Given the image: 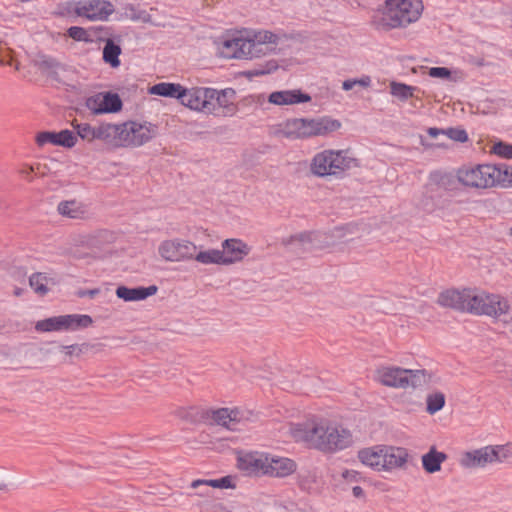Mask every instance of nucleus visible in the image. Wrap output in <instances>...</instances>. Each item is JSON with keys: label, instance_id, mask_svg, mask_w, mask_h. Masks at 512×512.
<instances>
[{"label": "nucleus", "instance_id": "obj_33", "mask_svg": "<svg viewBox=\"0 0 512 512\" xmlns=\"http://www.w3.org/2000/svg\"><path fill=\"white\" fill-rule=\"evenodd\" d=\"M67 331H76L88 328L93 324V318L87 314H66Z\"/></svg>", "mask_w": 512, "mask_h": 512}, {"label": "nucleus", "instance_id": "obj_21", "mask_svg": "<svg viewBox=\"0 0 512 512\" xmlns=\"http://www.w3.org/2000/svg\"><path fill=\"white\" fill-rule=\"evenodd\" d=\"M158 287L156 285L150 286H137L128 287L125 285H119L116 288V296L125 302H135L147 299L157 293Z\"/></svg>", "mask_w": 512, "mask_h": 512}, {"label": "nucleus", "instance_id": "obj_40", "mask_svg": "<svg viewBox=\"0 0 512 512\" xmlns=\"http://www.w3.org/2000/svg\"><path fill=\"white\" fill-rule=\"evenodd\" d=\"M46 280L47 277L43 273L36 272L29 277V284L37 294L43 296L48 292Z\"/></svg>", "mask_w": 512, "mask_h": 512}, {"label": "nucleus", "instance_id": "obj_1", "mask_svg": "<svg viewBox=\"0 0 512 512\" xmlns=\"http://www.w3.org/2000/svg\"><path fill=\"white\" fill-rule=\"evenodd\" d=\"M285 36L264 29L227 32L217 42L218 54L226 59L252 60L280 52Z\"/></svg>", "mask_w": 512, "mask_h": 512}, {"label": "nucleus", "instance_id": "obj_39", "mask_svg": "<svg viewBox=\"0 0 512 512\" xmlns=\"http://www.w3.org/2000/svg\"><path fill=\"white\" fill-rule=\"evenodd\" d=\"M35 64L41 71L49 75H56L60 68V64L55 59L44 55L39 56Z\"/></svg>", "mask_w": 512, "mask_h": 512}, {"label": "nucleus", "instance_id": "obj_30", "mask_svg": "<svg viewBox=\"0 0 512 512\" xmlns=\"http://www.w3.org/2000/svg\"><path fill=\"white\" fill-rule=\"evenodd\" d=\"M390 94L397 98L400 101H406L412 97H414L415 91H417V87L407 85L405 83L391 81L389 83Z\"/></svg>", "mask_w": 512, "mask_h": 512}, {"label": "nucleus", "instance_id": "obj_56", "mask_svg": "<svg viewBox=\"0 0 512 512\" xmlns=\"http://www.w3.org/2000/svg\"><path fill=\"white\" fill-rule=\"evenodd\" d=\"M35 168L31 165H24L20 170L19 173L24 176L27 180L32 181L33 178L31 174L34 172Z\"/></svg>", "mask_w": 512, "mask_h": 512}, {"label": "nucleus", "instance_id": "obj_64", "mask_svg": "<svg viewBox=\"0 0 512 512\" xmlns=\"http://www.w3.org/2000/svg\"><path fill=\"white\" fill-rule=\"evenodd\" d=\"M6 488V485L4 483H0V490H3Z\"/></svg>", "mask_w": 512, "mask_h": 512}, {"label": "nucleus", "instance_id": "obj_23", "mask_svg": "<svg viewBox=\"0 0 512 512\" xmlns=\"http://www.w3.org/2000/svg\"><path fill=\"white\" fill-rule=\"evenodd\" d=\"M384 447L385 445H375L363 448L358 451V459L362 464L371 467L373 470H384L382 468Z\"/></svg>", "mask_w": 512, "mask_h": 512}, {"label": "nucleus", "instance_id": "obj_54", "mask_svg": "<svg viewBox=\"0 0 512 512\" xmlns=\"http://www.w3.org/2000/svg\"><path fill=\"white\" fill-rule=\"evenodd\" d=\"M235 488V484L233 483V477L230 475L223 476L218 478V489H229Z\"/></svg>", "mask_w": 512, "mask_h": 512}, {"label": "nucleus", "instance_id": "obj_25", "mask_svg": "<svg viewBox=\"0 0 512 512\" xmlns=\"http://www.w3.org/2000/svg\"><path fill=\"white\" fill-rule=\"evenodd\" d=\"M448 458L445 452L438 451L435 446H431L427 453L421 457L422 467L428 474H433L441 470V465Z\"/></svg>", "mask_w": 512, "mask_h": 512}, {"label": "nucleus", "instance_id": "obj_28", "mask_svg": "<svg viewBox=\"0 0 512 512\" xmlns=\"http://www.w3.org/2000/svg\"><path fill=\"white\" fill-rule=\"evenodd\" d=\"M59 214L70 219H85L86 207L77 200L60 202L57 208Z\"/></svg>", "mask_w": 512, "mask_h": 512}, {"label": "nucleus", "instance_id": "obj_60", "mask_svg": "<svg viewBox=\"0 0 512 512\" xmlns=\"http://www.w3.org/2000/svg\"><path fill=\"white\" fill-rule=\"evenodd\" d=\"M0 63L2 65H11V61H5V53L4 51L0 50Z\"/></svg>", "mask_w": 512, "mask_h": 512}, {"label": "nucleus", "instance_id": "obj_63", "mask_svg": "<svg viewBox=\"0 0 512 512\" xmlns=\"http://www.w3.org/2000/svg\"><path fill=\"white\" fill-rule=\"evenodd\" d=\"M20 294H21V290H20L19 288H17V289L15 290V295L19 296Z\"/></svg>", "mask_w": 512, "mask_h": 512}, {"label": "nucleus", "instance_id": "obj_61", "mask_svg": "<svg viewBox=\"0 0 512 512\" xmlns=\"http://www.w3.org/2000/svg\"><path fill=\"white\" fill-rule=\"evenodd\" d=\"M198 495H200V496H205V495H207V494H206V492L204 491V489H201V491H200V492H198Z\"/></svg>", "mask_w": 512, "mask_h": 512}, {"label": "nucleus", "instance_id": "obj_37", "mask_svg": "<svg viewBox=\"0 0 512 512\" xmlns=\"http://www.w3.org/2000/svg\"><path fill=\"white\" fill-rule=\"evenodd\" d=\"M181 417L194 424L207 423L209 422V409L190 407Z\"/></svg>", "mask_w": 512, "mask_h": 512}, {"label": "nucleus", "instance_id": "obj_46", "mask_svg": "<svg viewBox=\"0 0 512 512\" xmlns=\"http://www.w3.org/2000/svg\"><path fill=\"white\" fill-rule=\"evenodd\" d=\"M445 136L449 139L457 142H466L468 140V135L465 130L459 128H448L445 129Z\"/></svg>", "mask_w": 512, "mask_h": 512}, {"label": "nucleus", "instance_id": "obj_55", "mask_svg": "<svg viewBox=\"0 0 512 512\" xmlns=\"http://www.w3.org/2000/svg\"><path fill=\"white\" fill-rule=\"evenodd\" d=\"M342 477L347 481L358 482L360 479V473L355 470L346 469L343 471Z\"/></svg>", "mask_w": 512, "mask_h": 512}, {"label": "nucleus", "instance_id": "obj_19", "mask_svg": "<svg viewBox=\"0 0 512 512\" xmlns=\"http://www.w3.org/2000/svg\"><path fill=\"white\" fill-rule=\"evenodd\" d=\"M36 143L39 146L53 144L65 148H72L77 142V136L70 130L60 132L43 131L36 135Z\"/></svg>", "mask_w": 512, "mask_h": 512}, {"label": "nucleus", "instance_id": "obj_27", "mask_svg": "<svg viewBox=\"0 0 512 512\" xmlns=\"http://www.w3.org/2000/svg\"><path fill=\"white\" fill-rule=\"evenodd\" d=\"M35 329L38 332L67 331L66 315L53 316L39 320L35 324Z\"/></svg>", "mask_w": 512, "mask_h": 512}, {"label": "nucleus", "instance_id": "obj_2", "mask_svg": "<svg viewBox=\"0 0 512 512\" xmlns=\"http://www.w3.org/2000/svg\"><path fill=\"white\" fill-rule=\"evenodd\" d=\"M437 303L457 312L499 318L510 310L508 300L499 294L477 292L475 289H446L439 293Z\"/></svg>", "mask_w": 512, "mask_h": 512}, {"label": "nucleus", "instance_id": "obj_52", "mask_svg": "<svg viewBox=\"0 0 512 512\" xmlns=\"http://www.w3.org/2000/svg\"><path fill=\"white\" fill-rule=\"evenodd\" d=\"M100 293H101V289H100V288H93V289H78V290L75 292V295H76L78 298H85V297H88V298H90V299H93V298H95L96 296H98Z\"/></svg>", "mask_w": 512, "mask_h": 512}, {"label": "nucleus", "instance_id": "obj_12", "mask_svg": "<svg viewBox=\"0 0 512 512\" xmlns=\"http://www.w3.org/2000/svg\"><path fill=\"white\" fill-rule=\"evenodd\" d=\"M196 245L186 240H166L159 246V254L167 261H180L194 258Z\"/></svg>", "mask_w": 512, "mask_h": 512}, {"label": "nucleus", "instance_id": "obj_48", "mask_svg": "<svg viewBox=\"0 0 512 512\" xmlns=\"http://www.w3.org/2000/svg\"><path fill=\"white\" fill-rule=\"evenodd\" d=\"M68 35L74 40L77 41H88V33L87 31L78 26H73L68 29Z\"/></svg>", "mask_w": 512, "mask_h": 512}, {"label": "nucleus", "instance_id": "obj_4", "mask_svg": "<svg viewBox=\"0 0 512 512\" xmlns=\"http://www.w3.org/2000/svg\"><path fill=\"white\" fill-rule=\"evenodd\" d=\"M423 9L422 0H386L384 11L374 20V25L382 31L406 28L420 19Z\"/></svg>", "mask_w": 512, "mask_h": 512}, {"label": "nucleus", "instance_id": "obj_7", "mask_svg": "<svg viewBox=\"0 0 512 512\" xmlns=\"http://www.w3.org/2000/svg\"><path fill=\"white\" fill-rule=\"evenodd\" d=\"M111 148L140 147L157 135V126L150 122L127 121L111 123Z\"/></svg>", "mask_w": 512, "mask_h": 512}, {"label": "nucleus", "instance_id": "obj_36", "mask_svg": "<svg viewBox=\"0 0 512 512\" xmlns=\"http://www.w3.org/2000/svg\"><path fill=\"white\" fill-rule=\"evenodd\" d=\"M446 398L444 393L435 392L427 395L426 411L430 415L439 412L445 406Z\"/></svg>", "mask_w": 512, "mask_h": 512}, {"label": "nucleus", "instance_id": "obj_49", "mask_svg": "<svg viewBox=\"0 0 512 512\" xmlns=\"http://www.w3.org/2000/svg\"><path fill=\"white\" fill-rule=\"evenodd\" d=\"M62 350L65 351V353L69 356L76 355L79 356L84 351H86L89 348V344L83 343V344H72L68 346H62Z\"/></svg>", "mask_w": 512, "mask_h": 512}, {"label": "nucleus", "instance_id": "obj_50", "mask_svg": "<svg viewBox=\"0 0 512 512\" xmlns=\"http://www.w3.org/2000/svg\"><path fill=\"white\" fill-rule=\"evenodd\" d=\"M231 93H233V92L230 90H222V91L216 90L217 97L214 98V103L216 104V109L228 107V103L225 98L228 94H231Z\"/></svg>", "mask_w": 512, "mask_h": 512}, {"label": "nucleus", "instance_id": "obj_41", "mask_svg": "<svg viewBox=\"0 0 512 512\" xmlns=\"http://www.w3.org/2000/svg\"><path fill=\"white\" fill-rule=\"evenodd\" d=\"M279 65L276 60H269L264 64L259 65L248 71V75L250 76H263L267 74H271L278 69Z\"/></svg>", "mask_w": 512, "mask_h": 512}, {"label": "nucleus", "instance_id": "obj_26", "mask_svg": "<svg viewBox=\"0 0 512 512\" xmlns=\"http://www.w3.org/2000/svg\"><path fill=\"white\" fill-rule=\"evenodd\" d=\"M184 86L178 83L161 82L149 88L151 95L174 98L182 101Z\"/></svg>", "mask_w": 512, "mask_h": 512}, {"label": "nucleus", "instance_id": "obj_13", "mask_svg": "<svg viewBox=\"0 0 512 512\" xmlns=\"http://www.w3.org/2000/svg\"><path fill=\"white\" fill-rule=\"evenodd\" d=\"M86 107L93 114L118 112L122 108V101L117 94L98 93L86 100Z\"/></svg>", "mask_w": 512, "mask_h": 512}, {"label": "nucleus", "instance_id": "obj_9", "mask_svg": "<svg viewBox=\"0 0 512 512\" xmlns=\"http://www.w3.org/2000/svg\"><path fill=\"white\" fill-rule=\"evenodd\" d=\"M216 89L208 87H191L184 88L183 98L181 104L187 108L209 114L216 113Z\"/></svg>", "mask_w": 512, "mask_h": 512}, {"label": "nucleus", "instance_id": "obj_35", "mask_svg": "<svg viewBox=\"0 0 512 512\" xmlns=\"http://www.w3.org/2000/svg\"><path fill=\"white\" fill-rule=\"evenodd\" d=\"M231 414L229 413V408H219L216 410L209 409V422L215 423L217 425H221L227 429L235 430L230 425L229 418Z\"/></svg>", "mask_w": 512, "mask_h": 512}, {"label": "nucleus", "instance_id": "obj_32", "mask_svg": "<svg viewBox=\"0 0 512 512\" xmlns=\"http://www.w3.org/2000/svg\"><path fill=\"white\" fill-rule=\"evenodd\" d=\"M194 259L202 264L225 265L224 255L221 250L218 249L200 251L194 256Z\"/></svg>", "mask_w": 512, "mask_h": 512}, {"label": "nucleus", "instance_id": "obj_17", "mask_svg": "<svg viewBox=\"0 0 512 512\" xmlns=\"http://www.w3.org/2000/svg\"><path fill=\"white\" fill-rule=\"evenodd\" d=\"M310 101L311 96L301 89L274 91L268 96V102L276 106L297 105Z\"/></svg>", "mask_w": 512, "mask_h": 512}, {"label": "nucleus", "instance_id": "obj_14", "mask_svg": "<svg viewBox=\"0 0 512 512\" xmlns=\"http://www.w3.org/2000/svg\"><path fill=\"white\" fill-rule=\"evenodd\" d=\"M268 453L249 452L238 456L237 466L240 470L249 475H268L267 470Z\"/></svg>", "mask_w": 512, "mask_h": 512}, {"label": "nucleus", "instance_id": "obj_43", "mask_svg": "<svg viewBox=\"0 0 512 512\" xmlns=\"http://www.w3.org/2000/svg\"><path fill=\"white\" fill-rule=\"evenodd\" d=\"M488 447H490V449H492L494 452L493 462H502L512 455V445L511 444L496 445V446L489 445Z\"/></svg>", "mask_w": 512, "mask_h": 512}, {"label": "nucleus", "instance_id": "obj_3", "mask_svg": "<svg viewBox=\"0 0 512 512\" xmlns=\"http://www.w3.org/2000/svg\"><path fill=\"white\" fill-rule=\"evenodd\" d=\"M297 441L323 452H335L348 448L353 440L351 432L343 427L332 426L324 421L298 423L292 430Z\"/></svg>", "mask_w": 512, "mask_h": 512}, {"label": "nucleus", "instance_id": "obj_47", "mask_svg": "<svg viewBox=\"0 0 512 512\" xmlns=\"http://www.w3.org/2000/svg\"><path fill=\"white\" fill-rule=\"evenodd\" d=\"M492 151L503 158L512 159V145L504 142L494 144Z\"/></svg>", "mask_w": 512, "mask_h": 512}, {"label": "nucleus", "instance_id": "obj_18", "mask_svg": "<svg viewBox=\"0 0 512 512\" xmlns=\"http://www.w3.org/2000/svg\"><path fill=\"white\" fill-rule=\"evenodd\" d=\"M221 246L225 265H231L243 260L251 251V248L244 241L237 238L225 239Z\"/></svg>", "mask_w": 512, "mask_h": 512}, {"label": "nucleus", "instance_id": "obj_42", "mask_svg": "<svg viewBox=\"0 0 512 512\" xmlns=\"http://www.w3.org/2000/svg\"><path fill=\"white\" fill-rule=\"evenodd\" d=\"M372 79L368 75H363L361 78L358 79H347L342 82V89L345 91H349L354 89L356 86L362 87V88H368L371 86Z\"/></svg>", "mask_w": 512, "mask_h": 512}, {"label": "nucleus", "instance_id": "obj_44", "mask_svg": "<svg viewBox=\"0 0 512 512\" xmlns=\"http://www.w3.org/2000/svg\"><path fill=\"white\" fill-rule=\"evenodd\" d=\"M229 413L231 414L229 418L230 424L249 421L254 415L251 411L241 410L239 408L229 409Z\"/></svg>", "mask_w": 512, "mask_h": 512}, {"label": "nucleus", "instance_id": "obj_8", "mask_svg": "<svg viewBox=\"0 0 512 512\" xmlns=\"http://www.w3.org/2000/svg\"><path fill=\"white\" fill-rule=\"evenodd\" d=\"M357 166V160L350 157L347 151L327 149L314 155L310 172L317 177L338 176Z\"/></svg>", "mask_w": 512, "mask_h": 512}, {"label": "nucleus", "instance_id": "obj_59", "mask_svg": "<svg viewBox=\"0 0 512 512\" xmlns=\"http://www.w3.org/2000/svg\"><path fill=\"white\" fill-rule=\"evenodd\" d=\"M213 512H228L223 504H216L213 506Z\"/></svg>", "mask_w": 512, "mask_h": 512}, {"label": "nucleus", "instance_id": "obj_58", "mask_svg": "<svg viewBox=\"0 0 512 512\" xmlns=\"http://www.w3.org/2000/svg\"><path fill=\"white\" fill-rule=\"evenodd\" d=\"M428 134H429L431 137L436 138V137H438L439 135H445V129L429 128V129H428Z\"/></svg>", "mask_w": 512, "mask_h": 512}, {"label": "nucleus", "instance_id": "obj_16", "mask_svg": "<svg viewBox=\"0 0 512 512\" xmlns=\"http://www.w3.org/2000/svg\"><path fill=\"white\" fill-rule=\"evenodd\" d=\"M77 135L83 140L89 142L95 139L101 140L107 146L111 145V123H102L96 127H92L87 123L74 125Z\"/></svg>", "mask_w": 512, "mask_h": 512}, {"label": "nucleus", "instance_id": "obj_24", "mask_svg": "<svg viewBox=\"0 0 512 512\" xmlns=\"http://www.w3.org/2000/svg\"><path fill=\"white\" fill-rule=\"evenodd\" d=\"M407 369L400 367L385 368L380 376L381 383L388 387L408 388Z\"/></svg>", "mask_w": 512, "mask_h": 512}, {"label": "nucleus", "instance_id": "obj_22", "mask_svg": "<svg viewBox=\"0 0 512 512\" xmlns=\"http://www.w3.org/2000/svg\"><path fill=\"white\" fill-rule=\"evenodd\" d=\"M493 456V450L485 446L465 452L460 459V464L465 468L485 467L488 463H493Z\"/></svg>", "mask_w": 512, "mask_h": 512}, {"label": "nucleus", "instance_id": "obj_62", "mask_svg": "<svg viewBox=\"0 0 512 512\" xmlns=\"http://www.w3.org/2000/svg\"><path fill=\"white\" fill-rule=\"evenodd\" d=\"M198 495H200V496H205V495H207V494H206V492L204 491V489H201V491H200V492H198Z\"/></svg>", "mask_w": 512, "mask_h": 512}, {"label": "nucleus", "instance_id": "obj_20", "mask_svg": "<svg viewBox=\"0 0 512 512\" xmlns=\"http://www.w3.org/2000/svg\"><path fill=\"white\" fill-rule=\"evenodd\" d=\"M296 469L297 464L294 460L268 454L267 470L265 471L268 472V476L283 478L293 474Z\"/></svg>", "mask_w": 512, "mask_h": 512}, {"label": "nucleus", "instance_id": "obj_15", "mask_svg": "<svg viewBox=\"0 0 512 512\" xmlns=\"http://www.w3.org/2000/svg\"><path fill=\"white\" fill-rule=\"evenodd\" d=\"M409 463L415 465L413 457L409 455L406 448L385 445L382 465L384 470L390 471L395 468H406V465Z\"/></svg>", "mask_w": 512, "mask_h": 512}, {"label": "nucleus", "instance_id": "obj_29", "mask_svg": "<svg viewBox=\"0 0 512 512\" xmlns=\"http://www.w3.org/2000/svg\"><path fill=\"white\" fill-rule=\"evenodd\" d=\"M493 185L504 188L512 187V167L506 164L494 165Z\"/></svg>", "mask_w": 512, "mask_h": 512}, {"label": "nucleus", "instance_id": "obj_53", "mask_svg": "<svg viewBox=\"0 0 512 512\" xmlns=\"http://www.w3.org/2000/svg\"><path fill=\"white\" fill-rule=\"evenodd\" d=\"M433 178L445 188H449L454 182L453 177L447 174H434Z\"/></svg>", "mask_w": 512, "mask_h": 512}, {"label": "nucleus", "instance_id": "obj_5", "mask_svg": "<svg viewBox=\"0 0 512 512\" xmlns=\"http://www.w3.org/2000/svg\"><path fill=\"white\" fill-rule=\"evenodd\" d=\"M341 127L340 121L328 116L316 118H292L279 126L278 136L299 140L312 137L326 136Z\"/></svg>", "mask_w": 512, "mask_h": 512}, {"label": "nucleus", "instance_id": "obj_57", "mask_svg": "<svg viewBox=\"0 0 512 512\" xmlns=\"http://www.w3.org/2000/svg\"><path fill=\"white\" fill-rule=\"evenodd\" d=\"M352 493H353V496L356 498H364L365 497V492H364L363 488L360 486H354L352 488Z\"/></svg>", "mask_w": 512, "mask_h": 512}, {"label": "nucleus", "instance_id": "obj_45", "mask_svg": "<svg viewBox=\"0 0 512 512\" xmlns=\"http://www.w3.org/2000/svg\"><path fill=\"white\" fill-rule=\"evenodd\" d=\"M131 13L129 14V17L133 21H141L143 23H150L154 26H157L158 24L154 23L152 21L151 15L148 14L144 10H136L135 8H130Z\"/></svg>", "mask_w": 512, "mask_h": 512}, {"label": "nucleus", "instance_id": "obj_51", "mask_svg": "<svg viewBox=\"0 0 512 512\" xmlns=\"http://www.w3.org/2000/svg\"><path fill=\"white\" fill-rule=\"evenodd\" d=\"M200 486L218 488V479H196L191 483V487L194 489H197Z\"/></svg>", "mask_w": 512, "mask_h": 512}, {"label": "nucleus", "instance_id": "obj_31", "mask_svg": "<svg viewBox=\"0 0 512 512\" xmlns=\"http://www.w3.org/2000/svg\"><path fill=\"white\" fill-rule=\"evenodd\" d=\"M121 54V48L115 44L113 40L108 39L103 48V60L113 68H117L120 65L119 55Z\"/></svg>", "mask_w": 512, "mask_h": 512}, {"label": "nucleus", "instance_id": "obj_6", "mask_svg": "<svg viewBox=\"0 0 512 512\" xmlns=\"http://www.w3.org/2000/svg\"><path fill=\"white\" fill-rule=\"evenodd\" d=\"M346 226H334L329 232L304 231L281 239V244L291 253L301 256L306 252L330 247L344 237Z\"/></svg>", "mask_w": 512, "mask_h": 512}, {"label": "nucleus", "instance_id": "obj_34", "mask_svg": "<svg viewBox=\"0 0 512 512\" xmlns=\"http://www.w3.org/2000/svg\"><path fill=\"white\" fill-rule=\"evenodd\" d=\"M407 371L410 372V373L406 374V376L408 378L407 379L408 387L418 388V387H422L430 382L431 375L428 374L427 370H425V369H420V370L407 369Z\"/></svg>", "mask_w": 512, "mask_h": 512}, {"label": "nucleus", "instance_id": "obj_10", "mask_svg": "<svg viewBox=\"0 0 512 512\" xmlns=\"http://www.w3.org/2000/svg\"><path fill=\"white\" fill-rule=\"evenodd\" d=\"M494 165L481 164L471 167H463L457 171L458 181L470 188L487 189L493 185Z\"/></svg>", "mask_w": 512, "mask_h": 512}, {"label": "nucleus", "instance_id": "obj_38", "mask_svg": "<svg viewBox=\"0 0 512 512\" xmlns=\"http://www.w3.org/2000/svg\"><path fill=\"white\" fill-rule=\"evenodd\" d=\"M427 74L431 78H439L450 82H457L461 78L456 71H452L447 67H431L428 69Z\"/></svg>", "mask_w": 512, "mask_h": 512}, {"label": "nucleus", "instance_id": "obj_11", "mask_svg": "<svg viewBox=\"0 0 512 512\" xmlns=\"http://www.w3.org/2000/svg\"><path fill=\"white\" fill-rule=\"evenodd\" d=\"M70 10L90 21H106L115 12L114 5L106 0H81L68 3Z\"/></svg>", "mask_w": 512, "mask_h": 512}]
</instances>
